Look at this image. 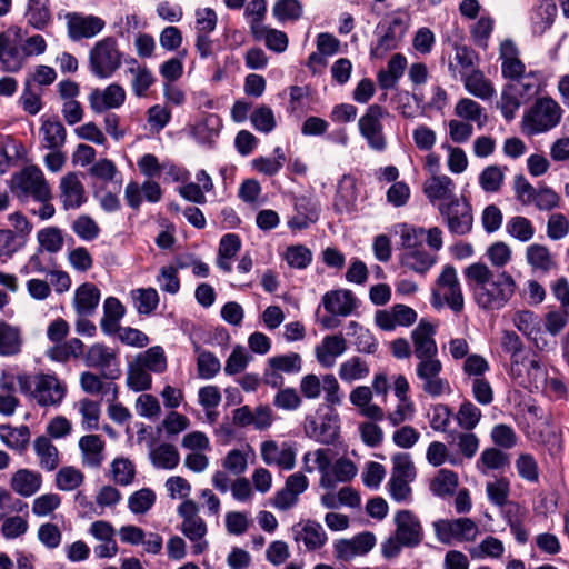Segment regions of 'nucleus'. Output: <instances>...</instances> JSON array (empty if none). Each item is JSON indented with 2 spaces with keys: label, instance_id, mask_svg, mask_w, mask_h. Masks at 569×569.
Masks as SVG:
<instances>
[{
  "label": "nucleus",
  "instance_id": "obj_32",
  "mask_svg": "<svg viewBox=\"0 0 569 569\" xmlns=\"http://www.w3.org/2000/svg\"><path fill=\"white\" fill-rule=\"evenodd\" d=\"M100 301V290L90 282L79 286L74 293L73 305L77 313L88 317L94 313Z\"/></svg>",
  "mask_w": 569,
  "mask_h": 569
},
{
  "label": "nucleus",
  "instance_id": "obj_47",
  "mask_svg": "<svg viewBox=\"0 0 569 569\" xmlns=\"http://www.w3.org/2000/svg\"><path fill=\"white\" fill-rule=\"evenodd\" d=\"M459 485L458 475L449 469H440L430 483L433 495L447 498L453 496Z\"/></svg>",
  "mask_w": 569,
  "mask_h": 569
},
{
  "label": "nucleus",
  "instance_id": "obj_49",
  "mask_svg": "<svg viewBox=\"0 0 569 569\" xmlns=\"http://www.w3.org/2000/svg\"><path fill=\"white\" fill-rule=\"evenodd\" d=\"M507 167L498 164L487 166L479 174L478 182L485 192H498L505 181V171Z\"/></svg>",
  "mask_w": 569,
  "mask_h": 569
},
{
  "label": "nucleus",
  "instance_id": "obj_39",
  "mask_svg": "<svg viewBox=\"0 0 569 569\" xmlns=\"http://www.w3.org/2000/svg\"><path fill=\"white\" fill-rule=\"evenodd\" d=\"M42 134V146L50 150H60L67 138L64 126L57 118L46 119L40 127Z\"/></svg>",
  "mask_w": 569,
  "mask_h": 569
},
{
  "label": "nucleus",
  "instance_id": "obj_7",
  "mask_svg": "<svg viewBox=\"0 0 569 569\" xmlns=\"http://www.w3.org/2000/svg\"><path fill=\"white\" fill-rule=\"evenodd\" d=\"M182 519L181 532L193 542L192 552L194 555L203 553L208 548V541L203 538L207 535V525L199 516L198 505L191 500H184L177 509Z\"/></svg>",
  "mask_w": 569,
  "mask_h": 569
},
{
  "label": "nucleus",
  "instance_id": "obj_59",
  "mask_svg": "<svg viewBox=\"0 0 569 569\" xmlns=\"http://www.w3.org/2000/svg\"><path fill=\"white\" fill-rule=\"evenodd\" d=\"M128 72L133 76L131 81L132 92L137 97H144L156 79L146 66L129 67Z\"/></svg>",
  "mask_w": 569,
  "mask_h": 569
},
{
  "label": "nucleus",
  "instance_id": "obj_37",
  "mask_svg": "<svg viewBox=\"0 0 569 569\" xmlns=\"http://www.w3.org/2000/svg\"><path fill=\"white\" fill-rule=\"evenodd\" d=\"M436 262L437 256L429 253L425 248L402 252L400 257V263L402 267L419 274L428 272Z\"/></svg>",
  "mask_w": 569,
  "mask_h": 569
},
{
  "label": "nucleus",
  "instance_id": "obj_1",
  "mask_svg": "<svg viewBox=\"0 0 569 569\" xmlns=\"http://www.w3.org/2000/svg\"><path fill=\"white\" fill-rule=\"evenodd\" d=\"M465 277L472 290L473 298L479 308L483 310H500L513 297L517 283L507 271L493 272L481 262L468 266Z\"/></svg>",
  "mask_w": 569,
  "mask_h": 569
},
{
  "label": "nucleus",
  "instance_id": "obj_53",
  "mask_svg": "<svg viewBox=\"0 0 569 569\" xmlns=\"http://www.w3.org/2000/svg\"><path fill=\"white\" fill-rule=\"evenodd\" d=\"M37 240L40 250L57 253L63 247V234L58 227H46L38 231Z\"/></svg>",
  "mask_w": 569,
  "mask_h": 569
},
{
  "label": "nucleus",
  "instance_id": "obj_29",
  "mask_svg": "<svg viewBox=\"0 0 569 569\" xmlns=\"http://www.w3.org/2000/svg\"><path fill=\"white\" fill-rule=\"evenodd\" d=\"M42 486V476L38 471L22 468L12 473L10 488L19 496L28 498L36 495Z\"/></svg>",
  "mask_w": 569,
  "mask_h": 569
},
{
  "label": "nucleus",
  "instance_id": "obj_60",
  "mask_svg": "<svg viewBox=\"0 0 569 569\" xmlns=\"http://www.w3.org/2000/svg\"><path fill=\"white\" fill-rule=\"evenodd\" d=\"M369 375L368 365L359 357H352L342 362L339 368V377L342 381L352 382L366 378Z\"/></svg>",
  "mask_w": 569,
  "mask_h": 569
},
{
  "label": "nucleus",
  "instance_id": "obj_42",
  "mask_svg": "<svg viewBox=\"0 0 569 569\" xmlns=\"http://www.w3.org/2000/svg\"><path fill=\"white\" fill-rule=\"evenodd\" d=\"M22 343L20 329L0 321V356L11 357L20 353Z\"/></svg>",
  "mask_w": 569,
  "mask_h": 569
},
{
  "label": "nucleus",
  "instance_id": "obj_38",
  "mask_svg": "<svg viewBox=\"0 0 569 569\" xmlns=\"http://www.w3.org/2000/svg\"><path fill=\"white\" fill-rule=\"evenodd\" d=\"M407 68V59L402 53H395L388 61L387 69L377 74L378 84L381 89H392L403 76Z\"/></svg>",
  "mask_w": 569,
  "mask_h": 569
},
{
  "label": "nucleus",
  "instance_id": "obj_16",
  "mask_svg": "<svg viewBox=\"0 0 569 569\" xmlns=\"http://www.w3.org/2000/svg\"><path fill=\"white\" fill-rule=\"evenodd\" d=\"M436 326L422 318L411 331L413 355L418 360L438 357V347L435 340Z\"/></svg>",
  "mask_w": 569,
  "mask_h": 569
},
{
  "label": "nucleus",
  "instance_id": "obj_55",
  "mask_svg": "<svg viewBox=\"0 0 569 569\" xmlns=\"http://www.w3.org/2000/svg\"><path fill=\"white\" fill-rule=\"evenodd\" d=\"M535 231L532 222L522 216L511 217L506 223V232L521 242L530 241Z\"/></svg>",
  "mask_w": 569,
  "mask_h": 569
},
{
  "label": "nucleus",
  "instance_id": "obj_24",
  "mask_svg": "<svg viewBox=\"0 0 569 569\" xmlns=\"http://www.w3.org/2000/svg\"><path fill=\"white\" fill-rule=\"evenodd\" d=\"M60 197L66 210L81 207L87 198L84 187L76 172L63 176L59 184Z\"/></svg>",
  "mask_w": 569,
  "mask_h": 569
},
{
  "label": "nucleus",
  "instance_id": "obj_11",
  "mask_svg": "<svg viewBox=\"0 0 569 569\" xmlns=\"http://www.w3.org/2000/svg\"><path fill=\"white\" fill-rule=\"evenodd\" d=\"M64 19L68 37L74 42L94 38L106 27L102 18L82 12H68Z\"/></svg>",
  "mask_w": 569,
  "mask_h": 569
},
{
  "label": "nucleus",
  "instance_id": "obj_18",
  "mask_svg": "<svg viewBox=\"0 0 569 569\" xmlns=\"http://www.w3.org/2000/svg\"><path fill=\"white\" fill-rule=\"evenodd\" d=\"M293 540L302 542L307 551L321 549L328 541L323 527L316 520H303L292 526Z\"/></svg>",
  "mask_w": 569,
  "mask_h": 569
},
{
  "label": "nucleus",
  "instance_id": "obj_4",
  "mask_svg": "<svg viewBox=\"0 0 569 569\" xmlns=\"http://www.w3.org/2000/svg\"><path fill=\"white\" fill-rule=\"evenodd\" d=\"M409 27V19L405 13L395 12L377 26L378 39L371 46L370 56L376 59L383 58L389 51L397 49L405 38Z\"/></svg>",
  "mask_w": 569,
  "mask_h": 569
},
{
  "label": "nucleus",
  "instance_id": "obj_10",
  "mask_svg": "<svg viewBox=\"0 0 569 569\" xmlns=\"http://www.w3.org/2000/svg\"><path fill=\"white\" fill-rule=\"evenodd\" d=\"M19 32L20 30L14 28L0 32V70L3 72L16 73L26 63V52Z\"/></svg>",
  "mask_w": 569,
  "mask_h": 569
},
{
  "label": "nucleus",
  "instance_id": "obj_20",
  "mask_svg": "<svg viewBox=\"0 0 569 569\" xmlns=\"http://www.w3.org/2000/svg\"><path fill=\"white\" fill-rule=\"evenodd\" d=\"M90 108L101 113L109 109L120 108L126 101V91L122 86L118 83H111L104 89H93L89 97Z\"/></svg>",
  "mask_w": 569,
  "mask_h": 569
},
{
  "label": "nucleus",
  "instance_id": "obj_9",
  "mask_svg": "<svg viewBox=\"0 0 569 569\" xmlns=\"http://www.w3.org/2000/svg\"><path fill=\"white\" fill-rule=\"evenodd\" d=\"M438 210L452 234L465 236L472 230V208L467 199L457 198L448 203H439Z\"/></svg>",
  "mask_w": 569,
  "mask_h": 569
},
{
  "label": "nucleus",
  "instance_id": "obj_40",
  "mask_svg": "<svg viewBox=\"0 0 569 569\" xmlns=\"http://www.w3.org/2000/svg\"><path fill=\"white\" fill-rule=\"evenodd\" d=\"M24 17L29 26L44 30L52 19L50 0H28Z\"/></svg>",
  "mask_w": 569,
  "mask_h": 569
},
{
  "label": "nucleus",
  "instance_id": "obj_62",
  "mask_svg": "<svg viewBox=\"0 0 569 569\" xmlns=\"http://www.w3.org/2000/svg\"><path fill=\"white\" fill-rule=\"evenodd\" d=\"M506 465H508V456L497 448L485 449L477 461V467L482 473L487 470L501 469Z\"/></svg>",
  "mask_w": 569,
  "mask_h": 569
},
{
  "label": "nucleus",
  "instance_id": "obj_46",
  "mask_svg": "<svg viewBox=\"0 0 569 569\" xmlns=\"http://www.w3.org/2000/svg\"><path fill=\"white\" fill-rule=\"evenodd\" d=\"M0 439L8 448L23 451L30 440V430L27 426L14 428L8 425H1Z\"/></svg>",
  "mask_w": 569,
  "mask_h": 569
},
{
  "label": "nucleus",
  "instance_id": "obj_33",
  "mask_svg": "<svg viewBox=\"0 0 569 569\" xmlns=\"http://www.w3.org/2000/svg\"><path fill=\"white\" fill-rule=\"evenodd\" d=\"M126 315V307L116 297H108L103 302V317L100 328L107 336H114L120 329V321Z\"/></svg>",
  "mask_w": 569,
  "mask_h": 569
},
{
  "label": "nucleus",
  "instance_id": "obj_58",
  "mask_svg": "<svg viewBox=\"0 0 569 569\" xmlns=\"http://www.w3.org/2000/svg\"><path fill=\"white\" fill-rule=\"evenodd\" d=\"M486 492L489 501L500 509L510 503V482L507 478L501 477L486 485Z\"/></svg>",
  "mask_w": 569,
  "mask_h": 569
},
{
  "label": "nucleus",
  "instance_id": "obj_30",
  "mask_svg": "<svg viewBox=\"0 0 569 569\" xmlns=\"http://www.w3.org/2000/svg\"><path fill=\"white\" fill-rule=\"evenodd\" d=\"M82 390L89 395H101L107 402H114L118 399V387L112 380L103 381L100 376L84 371L80 376Z\"/></svg>",
  "mask_w": 569,
  "mask_h": 569
},
{
  "label": "nucleus",
  "instance_id": "obj_64",
  "mask_svg": "<svg viewBox=\"0 0 569 569\" xmlns=\"http://www.w3.org/2000/svg\"><path fill=\"white\" fill-rule=\"evenodd\" d=\"M79 412L81 415V426L84 430H97L99 426L100 406L98 402L84 398L79 401Z\"/></svg>",
  "mask_w": 569,
  "mask_h": 569
},
{
  "label": "nucleus",
  "instance_id": "obj_19",
  "mask_svg": "<svg viewBox=\"0 0 569 569\" xmlns=\"http://www.w3.org/2000/svg\"><path fill=\"white\" fill-rule=\"evenodd\" d=\"M417 312L406 305H395L390 309L378 310L375 315L376 325L385 330H395L398 326L409 327L417 320Z\"/></svg>",
  "mask_w": 569,
  "mask_h": 569
},
{
  "label": "nucleus",
  "instance_id": "obj_23",
  "mask_svg": "<svg viewBox=\"0 0 569 569\" xmlns=\"http://www.w3.org/2000/svg\"><path fill=\"white\" fill-rule=\"evenodd\" d=\"M456 184L453 180L446 176H432L423 183L422 190L427 199L432 203H448L455 196Z\"/></svg>",
  "mask_w": 569,
  "mask_h": 569
},
{
  "label": "nucleus",
  "instance_id": "obj_12",
  "mask_svg": "<svg viewBox=\"0 0 569 569\" xmlns=\"http://www.w3.org/2000/svg\"><path fill=\"white\" fill-rule=\"evenodd\" d=\"M515 327L527 337L539 351L551 349L556 341L550 342L543 335L540 317L531 310H519L512 317Z\"/></svg>",
  "mask_w": 569,
  "mask_h": 569
},
{
  "label": "nucleus",
  "instance_id": "obj_28",
  "mask_svg": "<svg viewBox=\"0 0 569 569\" xmlns=\"http://www.w3.org/2000/svg\"><path fill=\"white\" fill-rule=\"evenodd\" d=\"M79 449L84 467L98 469L104 460V441L98 435H87L80 438Z\"/></svg>",
  "mask_w": 569,
  "mask_h": 569
},
{
  "label": "nucleus",
  "instance_id": "obj_36",
  "mask_svg": "<svg viewBox=\"0 0 569 569\" xmlns=\"http://www.w3.org/2000/svg\"><path fill=\"white\" fill-rule=\"evenodd\" d=\"M460 80L470 94L481 100H490L496 94L493 84L479 69L463 76Z\"/></svg>",
  "mask_w": 569,
  "mask_h": 569
},
{
  "label": "nucleus",
  "instance_id": "obj_63",
  "mask_svg": "<svg viewBox=\"0 0 569 569\" xmlns=\"http://www.w3.org/2000/svg\"><path fill=\"white\" fill-rule=\"evenodd\" d=\"M152 378L149 371L133 361L128 369L127 385L131 390L144 391L151 388Z\"/></svg>",
  "mask_w": 569,
  "mask_h": 569
},
{
  "label": "nucleus",
  "instance_id": "obj_22",
  "mask_svg": "<svg viewBox=\"0 0 569 569\" xmlns=\"http://www.w3.org/2000/svg\"><path fill=\"white\" fill-rule=\"evenodd\" d=\"M501 516L509 526L516 541L525 545L529 540V531L526 527L529 518L527 508L516 501H510V503L501 508Z\"/></svg>",
  "mask_w": 569,
  "mask_h": 569
},
{
  "label": "nucleus",
  "instance_id": "obj_15",
  "mask_svg": "<svg viewBox=\"0 0 569 569\" xmlns=\"http://www.w3.org/2000/svg\"><path fill=\"white\" fill-rule=\"evenodd\" d=\"M395 535L407 548L417 547L423 538L421 523L410 510H400L395 516Z\"/></svg>",
  "mask_w": 569,
  "mask_h": 569
},
{
  "label": "nucleus",
  "instance_id": "obj_13",
  "mask_svg": "<svg viewBox=\"0 0 569 569\" xmlns=\"http://www.w3.org/2000/svg\"><path fill=\"white\" fill-rule=\"evenodd\" d=\"M86 363L99 369L107 380L118 379L121 373L116 351L103 343H94L88 349Z\"/></svg>",
  "mask_w": 569,
  "mask_h": 569
},
{
  "label": "nucleus",
  "instance_id": "obj_52",
  "mask_svg": "<svg viewBox=\"0 0 569 569\" xmlns=\"http://www.w3.org/2000/svg\"><path fill=\"white\" fill-rule=\"evenodd\" d=\"M541 80L542 78L539 71H529L510 84L512 88L517 89L520 97L527 102L539 93Z\"/></svg>",
  "mask_w": 569,
  "mask_h": 569
},
{
  "label": "nucleus",
  "instance_id": "obj_26",
  "mask_svg": "<svg viewBox=\"0 0 569 569\" xmlns=\"http://www.w3.org/2000/svg\"><path fill=\"white\" fill-rule=\"evenodd\" d=\"M347 350L346 339L341 335L326 336L321 343L316 346L317 361L325 368H331L336 359Z\"/></svg>",
  "mask_w": 569,
  "mask_h": 569
},
{
  "label": "nucleus",
  "instance_id": "obj_27",
  "mask_svg": "<svg viewBox=\"0 0 569 569\" xmlns=\"http://www.w3.org/2000/svg\"><path fill=\"white\" fill-rule=\"evenodd\" d=\"M533 358H529L521 365V377H511L520 387L529 391L538 390L546 381L547 371L541 365L540 360L536 358V352H532Z\"/></svg>",
  "mask_w": 569,
  "mask_h": 569
},
{
  "label": "nucleus",
  "instance_id": "obj_6",
  "mask_svg": "<svg viewBox=\"0 0 569 569\" xmlns=\"http://www.w3.org/2000/svg\"><path fill=\"white\" fill-rule=\"evenodd\" d=\"M561 114L562 109L556 100L539 98L523 116L525 130L529 134L549 131L559 123Z\"/></svg>",
  "mask_w": 569,
  "mask_h": 569
},
{
  "label": "nucleus",
  "instance_id": "obj_56",
  "mask_svg": "<svg viewBox=\"0 0 569 569\" xmlns=\"http://www.w3.org/2000/svg\"><path fill=\"white\" fill-rule=\"evenodd\" d=\"M268 365L271 369L278 370L281 373L295 375L299 373L302 369V358L297 352H288L269 358Z\"/></svg>",
  "mask_w": 569,
  "mask_h": 569
},
{
  "label": "nucleus",
  "instance_id": "obj_61",
  "mask_svg": "<svg viewBox=\"0 0 569 569\" xmlns=\"http://www.w3.org/2000/svg\"><path fill=\"white\" fill-rule=\"evenodd\" d=\"M455 113L468 121H478L479 128L482 127L487 120V116H483V108L472 99L462 98L458 101L455 107Z\"/></svg>",
  "mask_w": 569,
  "mask_h": 569
},
{
  "label": "nucleus",
  "instance_id": "obj_44",
  "mask_svg": "<svg viewBox=\"0 0 569 569\" xmlns=\"http://www.w3.org/2000/svg\"><path fill=\"white\" fill-rule=\"evenodd\" d=\"M134 361L149 372L162 373L167 369V357L160 346H153L136 356Z\"/></svg>",
  "mask_w": 569,
  "mask_h": 569
},
{
  "label": "nucleus",
  "instance_id": "obj_50",
  "mask_svg": "<svg viewBox=\"0 0 569 569\" xmlns=\"http://www.w3.org/2000/svg\"><path fill=\"white\" fill-rule=\"evenodd\" d=\"M152 465L160 469H173L179 465L180 455L170 443H161L150 452Z\"/></svg>",
  "mask_w": 569,
  "mask_h": 569
},
{
  "label": "nucleus",
  "instance_id": "obj_31",
  "mask_svg": "<svg viewBox=\"0 0 569 569\" xmlns=\"http://www.w3.org/2000/svg\"><path fill=\"white\" fill-rule=\"evenodd\" d=\"M322 303L329 313L343 317L349 316L357 308V300L348 289L327 292Z\"/></svg>",
  "mask_w": 569,
  "mask_h": 569
},
{
  "label": "nucleus",
  "instance_id": "obj_17",
  "mask_svg": "<svg viewBox=\"0 0 569 569\" xmlns=\"http://www.w3.org/2000/svg\"><path fill=\"white\" fill-rule=\"evenodd\" d=\"M261 458L266 465H276L283 470H291L296 465V450L289 442L278 445L274 440H267L260 447Z\"/></svg>",
  "mask_w": 569,
  "mask_h": 569
},
{
  "label": "nucleus",
  "instance_id": "obj_25",
  "mask_svg": "<svg viewBox=\"0 0 569 569\" xmlns=\"http://www.w3.org/2000/svg\"><path fill=\"white\" fill-rule=\"evenodd\" d=\"M305 431L309 438L323 445H331L339 436V426L336 418L325 416L319 420H307Z\"/></svg>",
  "mask_w": 569,
  "mask_h": 569
},
{
  "label": "nucleus",
  "instance_id": "obj_54",
  "mask_svg": "<svg viewBox=\"0 0 569 569\" xmlns=\"http://www.w3.org/2000/svg\"><path fill=\"white\" fill-rule=\"evenodd\" d=\"M400 244L403 252L423 248L426 230L421 227L402 223L399 226Z\"/></svg>",
  "mask_w": 569,
  "mask_h": 569
},
{
  "label": "nucleus",
  "instance_id": "obj_34",
  "mask_svg": "<svg viewBox=\"0 0 569 569\" xmlns=\"http://www.w3.org/2000/svg\"><path fill=\"white\" fill-rule=\"evenodd\" d=\"M455 57L449 62V70L453 78L461 79L463 76L477 70L478 54L467 46L455 44Z\"/></svg>",
  "mask_w": 569,
  "mask_h": 569
},
{
  "label": "nucleus",
  "instance_id": "obj_41",
  "mask_svg": "<svg viewBox=\"0 0 569 569\" xmlns=\"http://www.w3.org/2000/svg\"><path fill=\"white\" fill-rule=\"evenodd\" d=\"M33 449L39 458L40 468L53 471L59 466V451L47 436H39L33 441Z\"/></svg>",
  "mask_w": 569,
  "mask_h": 569
},
{
  "label": "nucleus",
  "instance_id": "obj_2",
  "mask_svg": "<svg viewBox=\"0 0 569 569\" xmlns=\"http://www.w3.org/2000/svg\"><path fill=\"white\" fill-rule=\"evenodd\" d=\"M17 382L21 393L40 407H58L67 395V386L54 373H20Z\"/></svg>",
  "mask_w": 569,
  "mask_h": 569
},
{
  "label": "nucleus",
  "instance_id": "obj_48",
  "mask_svg": "<svg viewBox=\"0 0 569 569\" xmlns=\"http://www.w3.org/2000/svg\"><path fill=\"white\" fill-rule=\"evenodd\" d=\"M130 297L139 315L150 316L158 308L159 295L153 288L133 289Z\"/></svg>",
  "mask_w": 569,
  "mask_h": 569
},
{
  "label": "nucleus",
  "instance_id": "obj_43",
  "mask_svg": "<svg viewBox=\"0 0 569 569\" xmlns=\"http://www.w3.org/2000/svg\"><path fill=\"white\" fill-rule=\"evenodd\" d=\"M527 263L533 269L543 273L555 268V259L549 249L539 243H532L526 249Z\"/></svg>",
  "mask_w": 569,
  "mask_h": 569
},
{
  "label": "nucleus",
  "instance_id": "obj_57",
  "mask_svg": "<svg viewBox=\"0 0 569 569\" xmlns=\"http://www.w3.org/2000/svg\"><path fill=\"white\" fill-rule=\"evenodd\" d=\"M303 8L299 0H278L273 8V17L281 23L297 21L302 17Z\"/></svg>",
  "mask_w": 569,
  "mask_h": 569
},
{
  "label": "nucleus",
  "instance_id": "obj_35",
  "mask_svg": "<svg viewBox=\"0 0 569 569\" xmlns=\"http://www.w3.org/2000/svg\"><path fill=\"white\" fill-rule=\"evenodd\" d=\"M557 7L552 0H541L531 12V29L535 34H543L553 23Z\"/></svg>",
  "mask_w": 569,
  "mask_h": 569
},
{
  "label": "nucleus",
  "instance_id": "obj_14",
  "mask_svg": "<svg viewBox=\"0 0 569 569\" xmlns=\"http://www.w3.org/2000/svg\"><path fill=\"white\" fill-rule=\"evenodd\" d=\"M376 545L372 532L366 531L351 539H339L333 543L335 557L341 561H350L357 556L368 553Z\"/></svg>",
  "mask_w": 569,
  "mask_h": 569
},
{
  "label": "nucleus",
  "instance_id": "obj_51",
  "mask_svg": "<svg viewBox=\"0 0 569 569\" xmlns=\"http://www.w3.org/2000/svg\"><path fill=\"white\" fill-rule=\"evenodd\" d=\"M526 102L522 97L518 93L517 89L512 88L511 84L505 86L498 108L501 110L503 118L509 122L515 119L516 112L520 106Z\"/></svg>",
  "mask_w": 569,
  "mask_h": 569
},
{
  "label": "nucleus",
  "instance_id": "obj_45",
  "mask_svg": "<svg viewBox=\"0 0 569 569\" xmlns=\"http://www.w3.org/2000/svg\"><path fill=\"white\" fill-rule=\"evenodd\" d=\"M251 34L254 40L263 41L269 50L277 53L284 52L289 44V39L286 32L268 26L261 27L257 32Z\"/></svg>",
  "mask_w": 569,
  "mask_h": 569
},
{
  "label": "nucleus",
  "instance_id": "obj_8",
  "mask_svg": "<svg viewBox=\"0 0 569 569\" xmlns=\"http://www.w3.org/2000/svg\"><path fill=\"white\" fill-rule=\"evenodd\" d=\"M389 116L386 108L380 104H371L358 121L360 134L366 139L368 146L378 152L387 148V139L383 133L382 119Z\"/></svg>",
  "mask_w": 569,
  "mask_h": 569
},
{
  "label": "nucleus",
  "instance_id": "obj_3",
  "mask_svg": "<svg viewBox=\"0 0 569 569\" xmlns=\"http://www.w3.org/2000/svg\"><path fill=\"white\" fill-rule=\"evenodd\" d=\"M124 53L116 38L109 36L97 41L89 51V68L99 79L111 78L121 67Z\"/></svg>",
  "mask_w": 569,
  "mask_h": 569
},
{
  "label": "nucleus",
  "instance_id": "obj_5",
  "mask_svg": "<svg viewBox=\"0 0 569 569\" xmlns=\"http://www.w3.org/2000/svg\"><path fill=\"white\" fill-rule=\"evenodd\" d=\"M11 190L20 199L52 200L51 187L44 173L36 164H29L11 178Z\"/></svg>",
  "mask_w": 569,
  "mask_h": 569
},
{
  "label": "nucleus",
  "instance_id": "obj_21",
  "mask_svg": "<svg viewBox=\"0 0 569 569\" xmlns=\"http://www.w3.org/2000/svg\"><path fill=\"white\" fill-rule=\"evenodd\" d=\"M501 348L510 357V377H521L520 367L528 360L531 350L527 349L519 335L512 330H505L501 336Z\"/></svg>",
  "mask_w": 569,
  "mask_h": 569
}]
</instances>
